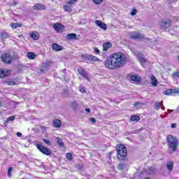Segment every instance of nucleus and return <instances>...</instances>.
<instances>
[{"label":"nucleus","mask_w":179,"mask_h":179,"mask_svg":"<svg viewBox=\"0 0 179 179\" xmlns=\"http://www.w3.org/2000/svg\"><path fill=\"white\" fill-rule=\"evenodd\" d=\"M95 24H96V26H98V27H100V29H102V30H107V24H106V23L103 22V21L96 20Z\"/></svg>","instance_id":"obj_11"},{"label":"nucleus","mask_w":179,"mask_h":179,"mask_svg":"<svg viewBox=\"0 0 179 179\" xmlns=\"http://www.w3.org/2000/svg\"><path fill=\"white\" fill-rule=\"evenodd\" d=\"M127 57L122 52L113 53L104 62V65L108 69H120L125 65Z\"/></svg>","instance_id":"obj_1"},{"label":"nucleus","mask_w":179,"mask_h":179,"mask_svg":"<svg viewBox=\"0 0 179 179\" xmlns=\"http://www.w3.org/2000/svg\"><path fill=\"white\" fill-rule=\"evenodd\" d=\"M179 94V89H171L163 92L165 96H177Z\"/></svg>","instance_id":"obj_7"},{"label":"nucleus","mask_w":179,"mask_h":179,"mask_svg":"<svg viewBox=\"0 0 179 179\" xmlns=\"http://www.w3.org/2000/svg\"><path fill=\"white\" fill-rule=\"evenodd\" d=\"M22 133H20V132H17V136L18 137V138H22Z\"/></svg>","instance_id":"obj_50"},{"label":"nucleus","mask_w":179,"mask_h":179,"mask_svg":"<svg viewBox=\"0 0 179 179\" xmlns=\"http://www.w3.org/2000/svg\"><path fill=\"white\" fill-rule=\"evenodd\" d=\"M36 148L38 149V150H40V152H41V153L46 155V156H50L51 155V150L41 144H36Z\"/></svg>","instance_id":"obj_4"},{"label":"nucleus","mask_w":179,"mask_h":179,"mask_svg":"<svg viewBox=\"0 0 179 179\" xmlns=\"http://www.w3.org/2000/svg\"><path fill=\"white\" fill-rule=\"evenodd\" d=\"M52 124H53V127H55V128H61V127H62V122H61V120H59L58 119H55L52 121Z\"/></svg>","instance_id":"obj_13"},{"label":"nucleus","mask_w":179,"mask_h":179,"mask_svg":"<svg viewBox=\"0 0 179 179\" xmlns=\"http://www.w3.org/2000/svg\"><path fill=\"white\" fill-rule=\"evenodd\" d=\"M94 51H95L96 54H100V50H99V48H94Z\"/></svg>","instance_id":"obj_45"},{"label":"nucleus","mask_w":179,"mask_h":179,"mask_svg":"<svg viewBox=\"0 0 179 179\" xmlns=\"http://www.w3.org/2000/svg\"><path fill=\"white\" fill-rule=\"evenodd\" d=\"M130 120L131 121H139L141 117L138 115H131Z\"/></svg>","instance_id":"obj_31"},{"label":"nucleus","mask_w":179,"mask_h":179,"mask_svg":"<svg viewBox=\"0 0 179 179\" xmlns=\"http://www.w3.org/2000/svg\"><path fill=\"white\" fill-rule=\"evenodd\" d=\"M1 59L2 62H3L4 64H12V57H10V54L9 53H5L1 55Z\"/></svg>","instance_id":"obj_5"},{"label":"nucleus","mask_w":179,"mask_h":179,"mask_svg":"<svg viewBox=\"0 0 179 179\" xmlns=\"http://www.w3.org/2000/svg\"><path fill=\"white\" fill-rule=\"evenodd\" d=\"M174 78H179V71L173 73Z\"/></svg>","instance_id":"obj_44"},{"label":"nucleus","mask_w":179,"mask_h":179,"mask_svg":"<svg viewBox=\"0 0 179 179\" xmlns=\"http://www.w3.org/2000/svg\"><path fill=\"white\" fill-rule=\"evenodd\" d=\"M127 147L124 145H120L117 150V157L119 160L124 161L127 156Z\"/></svg>","instance_id":"obj_3"},{"label":"nucleus","mask_w":179,"mask_h":179,"mask_svg":"<svg viewBox=\"0 0 179 179\" xmlns=\"http://www.w3.org/2000/svg\"><path fill=\"white\" fill-rule=\"evenodd\" d=\"M10 121H15V116H10L5 122H4V125L5 127L8 126V124Z\"/></svg>","instance_id":"obj_23"},{"label":"nucleus","mask_w":179,"mask_h":179,"mask_svg":"<svg viewBox=\"0 0 179 179\" xmlns=\"http://www.w3.org/2000/svg\"><path fill=\"white\" fill-rule=\"evenodd\" d=\"M10 27H12V29H17V27H22V24L11 23L10 24Z\"/></svg>","instance_id":"obj_28"},{"label":"nucleus","mask_w":179,"mask_h":179,"mask_svg":"<svg viewBox=\"0 0 179 179\" xmlns=\"http://www.w3.org/2000/svg\"><path fill=\"white\" fill-rule=\"evenodd\" d=\"M168 111H170L171 113H173V111H174V110H173L168 109Z\"/></svg>","instance_id":"obj_53"},{"label":"nucleus","mask_w":179,"mask_h":179,"mask_svg":"<svg viewBox=\"0 0 179 179\" xmlns=\"http://www.w3.org/2000/svg\"><path fill=\"white\" fill-rule=\"evenodd\" d=\"M161 108H162V110H164V108H165L164 106H162Z\"/></svg>","instance_id":"obj_55"},{"label":"nucleus","mask_w":179,"mask_h":179,"mask_svg":"<svg viewBox=\"0 0 179 179\" xmlns=\"http://www.w3.org/2000/svg\"><path fill=\"white\" fill-rule=\"evenodd\" d=\"M91 61L96 62V61H99V59L96 56L92 55Z\"/></svg>","instance_id":"obj_41"},{"label":"nucleus","mask_w":179,"mask_h":179,"mask_svg":"<svg viewBox=\"0 0 179 179\" xmlns=\"http://www.w3.org/2000/svg\"><path fill=\"white\" fill-rule=\"evenodd\" d=\"M78 72L84 79H86L87 82H90V74L83 69H78Z\"/></svg>","instance_id":"obj_6"},{"label":"nucleus","mask_w":179,"mask_h":179,"mask_svg":"<svg viewBox=\"0 0 179 179\" xmlns=\"http://www.w3.org/2000/svg\"><path fill=\"white\" fill-rule=\"evenodd\" d=\"M85 111H87V113H90V108H85Z\"/></svg>","instance_id":"obj_52"},{"label":"nucleus","mask_w":179,"mask_h":179,"mask_svg":"<svg viewBox=\"0 0 179 179\" xmlns=\"http://www.w3.org/2000/svg\"><path fill=\"white\" fill-rule=\"evenodd\" d=\"M104 0H92V2L95 3V5H100L101 2H103Z\"/></svg>","instance_id":"obj_37"},{"label":"nucleus","mask_w":179,"mask_h":179,"mask_svg":"<svg viewBox=\"0 0 179 179\" xmlns=\"http://www.w3.org/2000/svg\"><path fill=\"white\" fill-rule=\"evenodd\" d=\"M79 90L80 92H82V93H85V92H86L84 87L82 88V86L79 87Z\"/></svg>","instance_id":"obj_43"},{"label":"nucleus","mask_w":179,"mask_h":179,"mask_svg":"<svg viewBox=\"0 0 179 179\" xmlns=\"http://www.w3.org/2000/svg\"><path fill=\"white\" fill-rule=\"evenodd\" d=\"M12 171H13V169L12 167H9L7 173L8 177H12Z\"/></svg>","instance_id":"obj_35"},{"label":"nucleus","mask_w":179,"mask_h":179,"mask_svg":"<svg viewBox=\"0 0 179 179\" xmlns=\"http://www.w3.org/2000/svg\"><path fill=\"white\" fill-rule=\"evenodd\" d=\"M30 37L33 38V40H38V34L36 32H32Z\"/></svg>","instance_id":"obj_29"},{"label":"nucleus","mask_w":179,"mask_h":179,"mask_svg":"<svg viewBox=\"0 0 179 179\" xmlns=\"http://www.w3.org/2000/svg\"><path fill=\"white\" fill-rule=\"evenodd\" d=\"M78 170H81V169H80V165H78Z\"/></svg>","instance_id":"obj_56"},{"label":"nucleus","mask_w":179,"mask_h":179,"mask_svg":"<svg viewBox=\"0 0 179 179\" xmlns=\"http://www.w3.org/2000/svg\"><path fill=\"white\" fill-rule=\"evenodd\" d=\"M0 106H1V102H0Z\"/></svg>","instance_id":"obj_58"},{"label":"nucleus","mask_w":179,"mask_h":179,"mask_svg":"<svg viewBox=\"0 0 179 179\" xmlns=\"http://www.w3.org/2000/svg\"><path fill=\"white\" fill-rule=\"evenodd\" d=\"M138 60H139L140 62H141L142 64L146 62V59H145V57H143V56H139V57H138Z\"/></svg>","instance_id":"obj_36"},{"label":"nucleus","mask_w":179,"mask_h":179,"mask_svg":"<svg viewBox=\"0 0 179 179\" xmlns=\"http://www.w3.org/2000/svg\"><path fill=\"white\" fill-rule=\"evenodd\" d=\"M131 16H135V15H136V10H133L131 12Z\"/></svg>","instance_id":"obj_42"},{"label":"nucleus","mask_w":179,"mask_h":179,"mask_svg":"<svg viewBox=\"0 0 179 179\" xmlns=\"http://www.w3.org/2000/svg\"><path fill=\"white\" fill-rule=\"evenodd\" d=\"M43 142H44V143H46L49 146H51V141H50L49 140H47L46 138H44Z\"/></svg>","instance_id":"obj_40"},{"label":"nucleus","mask_w":179,"mask_h":179,"mask_svg":"<svg viewBox=\"0 0 179 179\" xmlns=\"http://www.w3.org/2000/svg\"><path fill=\"white\" fill-rule=\"evenodd\" d=\"M18 37H19L20 38H22V37H23V35H20V36H18Z\"/></svg>","instance_id":"obj_54"},{"label":"nucleus","mask_w":179,"mask_h":179,"mask_svg":"<svg viewBox=\"0 0 179 179\" xmlns=\"http://www.w3.org/2000/svg\"><path fill=\"white\" fill-rule=\"evenodd\" d=\"M148 174H153V173H155V167L151 166L150 168H149L147 171Z\"/></svg>","instance_id":"obj_33"},{"label":"nucleus","mask_w":179,"mask_h":179,"mask_svg":"<svg viewBox=\"0 0 179 179\" xmlns=\"http://www.w3.org/2000/svg\"><path fill=\"white\" fill-rule=\"evenodd\" d=\"M76 2V0H68L67 4L72 6Z\"/></svg>","instance_id":"obj_38"},{"label":"nucleus","mask_w":179,"mask_h":179,"mask_svg":"<svg viewBox=\"0 0 179 179\" xmlns=\"http://www.w3.org/2000/svg\"><path fill=\"white\" fill-rule=\"evenodd\" d=\"M52 49L54 51H62V46L58 45V43H53L52 45Z\"/></svg>","instance_id":"obj_15"},{"label":"nucleus","mask_w":179,"mask_h":179,"mask_svg":"<svg viewBox=\"0 0 179 179\" xmlns=\"http://www.w3.org/2000/svg\"><path fill=\"white\" fill-rule=\"evenodd\" d=\"M166 142L169 150L171 152H177L178 149V138L173 135H168Z\"/></svg>","instance_id":"obj_2"},{"label":"nucleus","mask_w":179,"mask_h":179,"mask_svg":"<svg viewBox=\"0 0 179 179\" xmlns=\"http://www.w3.org/2000/svg\"><path fill=\"white\" fill-rule=\"evenodd\" d=\"M113 47V44L110 42L104 43L103 45V51H108L109 48Z\"/></svg>","instance_id":"obj_18"},{"label":"nucleus","mask_w":179,"mask_h":179,"mask_svg":"<svg viewBox=\"0 0 179 179\" xmlns=\"http://www.w3.org/2000/svg\"><path fill=\"white\" fill-rule=\"evenodd\" d=\"M53 29L55 31H62L64 30V25L59 22L53 24Z\"/></svg>","instance_id":"obj_10"},{"label":"nucleus","mask_w":179,"mask_h":179,"mask_svg":"<svg viewBox=\"0 0 179 179\" xmlns=\"http://www.w3.org/2000/svg\"><path fill=\"white\" fill-rule=\"evenodd\" d=\"M151 85L152 86H157V80L156 79L155 76H152L151 78Z\"/></svg>","instance_id":"obj_26"},{"label":"nucleus","mask_w":179,"mask_h":179,"mask_svg":"<svg viewBox=\"0 0 179 179\" xmlns=\"http://www.w3.org/2000/svg\"><path fill=\"white\" fill-rule=\"evenodd\" d=\"M17 5V2L16 1H13V3H11L10 6H16Z\"/></svg>","instance_id":"obj_46"},{"label":"nucleus","mask_w":179,"mask_h":179,"mask_svg":"<svg viewBox=\"0 0 179 179\" xmlns=\"http://www.w3.org/2000/svg\"><path fill=\"white\" fill-rule=\"evenodd\" d=\"M130 79H131V80H133L134 82H136V83H138L139 80H141V78H139V76H131L130 77Z\"/></svg>","instance_id":"obj_25"},{"label":"nucleus","mask_w":179,"mask_h":179,"mask_svg":"<svg viewBox=\"0 0 179 179\" xmlns=\"http://www.w3.org/2000/svg\"><path fill=\"white\" fill-rule=\"evenodd\" d=\"M71 108L75 110H79V104L76 101H74L71 103Z\"/></svg>","instance_id":"obj_22"},{"label":"nucleus","mask_w":179,"mask_h":179,"mask_svg":"<svg viewBox=\"0 0 179 179\" xmlns=\"http://www.w3.org/2000/svg\"><path fill=\"white\" fill-rule=\"evenodd\" d=\"M10 37V35H9V33L6 31H2L0 34V38L1 40H5L6 38H9Z\"/></svg>","instance_id":"obj_16"},{"label":"nucleus","mask_w":179,"mask_h":179,"mask_svg":"<svg viewBox=\"0 0 179 179\" xmlns=\"http://www.w3.org/2000/svg\"><path fill=\"white\" fill-rule=\"evenodd\" d=\"M54 62L50 60H47L45 62L43 63L41 71V72H45V71H48L50 66H52Z\"/></svg>","instance_id":"obj_8"},{"label":"nucleus","mask_w":179,"mask_h":179,"mask_svg":"<svg viewBox=\"0 0 179 179\" xmlns=\"http://www.w3.org/2000/svg\"><path fill=\"white\" fill-rule=\"evenodd\" d=\"M10 73V70L0 69V78H5Z\"/></svg>","instance_id":"obj_14"},{"label":"nucleus","mask_w":179,"mask_h":179,"mask_svg":"<svg viewBox=\"0 0 179 179\" xmlns=\"http://www.w3.org/2000/svg\"><path fill=\"white\" fill-rule=\"evenodd\" d=\"M176 127H177V124L173 123L171 124V128H176Z\"/></svg>","instance_id":"obj_51"},{"label":"nucleus","mask_w":179,"mask_h":179,"mask_svg":"<svg viewBox=\"0 0 179 179\" xmlns=\"http://www.w3.org/2000/svg\"><path fill=\"white\" fill-rule=\"evenodd\" d=\"M67 40H78V35L76 34H69L66 35Z\"/></svg>","instance_id":"obj_17"},{"label":"nucleus","mask_w":179,"mask_h":179,"mask_svg":"<svg viewBox=\"0 0 179 179\" xmlns=\"http://www.w3.org/2000/svg\"><path fill=\"white\" fill-rule=\"evenodd\" d=\"M33 9L36 10H45V6L41 3H37L33 6Z\"/></svg>","instance_id":"obj_12"},{"label":"nucleus","mask_w":179,"mask_h":179,"mask_svg":"<svg viewBox=\"0 0 179 179\" xmlns=\"http://www.w3.org/2000/svg\"><path fill=\"white\" fill-rule=\"evenodd\" d=\"M90 122H94V124L96 122V119L92 117L90 119Z\"/></svg>","instance_id":"obj_48"},{"label":"nucleus","mask_w":179,"mask_h":179,"mask_svg":"<svg viewBox=\"0 0 179 179\" xmlns=\"http://www.w3.org/2000/svg\"><path fill=\"white\" fill-rule=\"evenodd\" d=\"M6 83L8 85V86H15V85H17V82L15 80L6 81Z\"/></svg>","instance_id":"obj_30"},{"label":"nucleus","mask_w":179,"mask_h":179,"mask_svg":"<svg viewBox=\"0 0 179 179\" xmlns=\"http://www.w3.org/2000/svg\"><path fill=\"white\" fill-rule=\"evenodd\" d=\"M27 57L29 59H34V58H36V53L33 52H28Z\"/></svg>","instance_id":"obj_21"},{"label":"nucleus","mask_w":179,"mask_h":179,"mask_svg":"<svg viewBox=\"0 0 179 179\" xmlns=\"http://www.w3.org/2000/svg\"><path fill=\"white\" fill-rule=\"evenodd\" d=\"M166 167L169 171H173V168L174 167V163H173V162H168L166 164Z\"/></svg>","instance_id":"obj_20"},{"label":"nucleus","mask_w":179,"mask_h":179,"mask_svg":"<svg viewBox=\"0 0 179 179\" xmlns=\"http://www.w3.org/2000/svg\"><path fill=\"white\" fill-rule=\"evenodd\" d=\"M125 166H127L125 164H120L117 165L118 170H124L125 169Z\"/></svg>","instance_id":"obj_34"},{"label":"nucleus","mask_w":179,"mask_h":179,"mask_svg":"<svg viewBox=\"0 0 179 179\" xmlns=\"http://www.w3.org/2000/svg\"><path fill=\"white\" fill-rule=\"evenodd\" d=\"M66 157L67 159V160H72V154L71 153H67L66 155Z\"/></svg>","instance_id":"obj_39"},{"label":"nucleus","mask_w":179,"mask_h":179,"mask_svg":"<svg viewBox=\"0 0 179 179\" xmlns=\"http://www.w3.org/2000/svg\"><path fill=\"white\" fill-rule=\"evenodd\" d=\"M155 110H160L162 108V103L156 102L154 106Z\"/></svg>","instance_id":"obj_32"},{"label":"nucleus","mask_w":179,"mask_h":179,"mask_svg":"<svg viewBox=\"0 0 179 179\" xmlns=\"http://www.w3.org/2000/svg\"><path fill=\"white\" fill-rule=\"evenodd\" d=\"M138 106H141V102H136L134 103V107H138Z\"/></svg>","instance_id":"obj_49"},{"label":"nucleus","mask_w":179,"mask_h":179,"mask_svg":"<svg viewBox=\"0 0 179 179\" xmlns=\"http://www.w3.org/2000/svg\"><path fill=\"white\" fill-rule=\"evenodd\" d=\"M130 37L131 38H133V40H136L141 38V34L139 32H133L131 34Z\"/></svg>","instance_id":"obj_19"},{"label":"nucleus","mask_w":179,"mask_h":179,"mask_svg":"<svg viewBox=\"0 0 179 179\" xmlns=\"http://www.w3.org/2000/svg\"><path fill=\"white\" fill-rule=\"evenodd\" d=\"M56 141L60 148H64V142L62 141V139L57 137Z\"/></svg>","instance_id":"obj_27"},{"label":"nucleus","mask_w":179,"mask_h":179,"mask_svg":"<svg viewBox=\"0 0 179 179\" xmlns=\"http://www.w3.org/2000/svg\"><path fill=\"white\" fill-rule=\"evenodd\" d=\"M92 55H87L86 58L87 59H89L90 61H92Z\"/></svg>","instance_id":"obj_47"},{"label":"nucleus","mask_w":179,"mask_h":179,"mask_svg":"<svg viewBox=\"0 0 179 179\" xmlns=\"http://www.w3.org/2000/svg\"><path fill=\"white\" fill-rule=\"evenodd\" d=\"M178 59H179V55L178 56Z\"/></svg>","instance_id":"obj_57"},{"label":"nucleus","mask_w":179,"mask_h":179,"mask_svg":"<svg viewBox=\"0 0 179 179\" xmlns=\"http://www.w3.org/2000/svg\"><path fill=\"white\" fill-rule=\"evenodd\" d=\"M64 9L65 12H72V6L69 4H67L66 6H64Z\"/></svg>","instance_id":"obj_24"},{"label":"nucleus","mask_w":179,"mask_h":179,"mask_svg":"<svg viewBox=\"0 0 179 179\" xmlns=\"http://www.w3.org/2000/svg\"><path fill=\"white\" fill-rule=\"evenodd\" d=\"M161 29L162 30H166L168 27L171 26V20H162L160 23Z\"/></svg>","instance_id":"obj_9"}]
</instances>
